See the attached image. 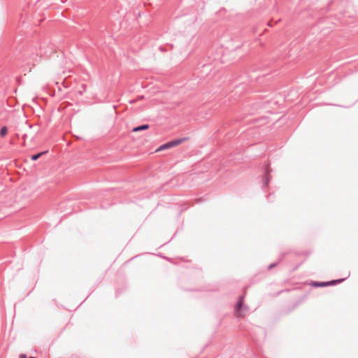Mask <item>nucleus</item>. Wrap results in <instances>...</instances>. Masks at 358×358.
Here are the masks:
<instances>
[{"label":"nucleus","mask_w":358,"mask_h":358,"mask_svg":"<svg viewBox=\"0 0 358 358\" xmlns=\"http://www.w3.org/2000/svg\"><path fill=\"white\" fill-rule=\"evenodd\" d=\"M269 164H266V166H265V171H264V177H263V187H266L268 185V183H269V181L271 180V176H270V172H271V169L269 168Z\"/></svg>","instance_id":"obj_4"},{"label":"nucleus","mask_w":358,"mask_h":358,"mask_svg":"<svg viewBox=\"0 0 358 358\" xmlns=\"http://www.w3.org/2000/svg\"><path fill=\"white\" fill-rule=\"evenodd\" d=\"M7 132H8L7 127L6 126H3L0 129V136L1 137H3V136H5L6 135Z\"/></svg>","instance_id":"obj_7"},{"label":"nucleus","mask_w":358,"mask_h":358,"mask_svg":"<svg viewBox=\"0 0 358 358\" xmlns=\"http://www.w3.org/2000/svg\"><path fill=\"white\" fill-rule=\"evenodd\" d=\"M277 264H278V262H277V263H273V264H271L268 266V269H271L272 268L275 267Z\"/></svg>","instance_id":"obj_8"},{"label":"nucleus","mask_w":358,"mask_h":358,"mask_svg":"<svg viewBox=\"0 0 358 358\" xmlns=\"http://www.w3.org/2000/svg\"><path fill=\"white\" fill-rule=\"evenodd\" d=\"M46 152H48V151L41 152L36 153L35 155H33L31 157V159L33 160V161H36V160L39 159L43 155H44Z\"/></svg>","instance_id":"obj_6"},{"label":"nucleus","mask_w":358,"mask_h":358,"mask_svg":"<svg viewBox=\"0 0 358 358\" xmlns=\"http://www.w3.org/2000/svg\"><path fill=\"white\" fill-rule=\"evenodd\" d=\"M148 128H149V124H141L140 126L134 127L132 129V132H138L141 131L146 130Z\"/></svg>","instance_id":"obj_5"},{"label":"nucleus","mask_w":358,"mask_h":358,"mask_svg":"<svg viewBox=\"0 0 358 358\" xmlns=\"http://www.w3.org/2000/svg\"><path fill=\"white\" fill-rule=\"evenodd\" d=\"M187 139H188V138H178V139H175V140L171 141H169V142H168L166 143H164V144L162 145L157 149V151L164 150H166V149L171 148L172 147H174L176 145H178L180 144L181 143L185 141Z\"/></svg>","instance_id":"obj_1"},{"label":"nucleus","mask_w":358,"mask_h":358,"mask_svg":"<svg viewBox=\"0 0 358 358\" xmlns=\"http://www.w3.org/2000/svg\"><path fill=\"white\" fill-rule=\"evenodd\" d=\"M231 358H232V357H231Z\"/></svg>","instance_id":"obj_10"},{"label":"nucleus","mask_w":358,"mask_h":358,"mask_svg":"<svg viewBox=\"0 0 358 358\" xmlns=\"http://www.w3.org/2000/svg\"><path fill=\"white\" fill-rule=\"evenodd\" d=\"M19 358H27V355L24 354H21Z\"/></svg>","instance_id":"obj_9"},{"label":"nucleus","mask_w":358,"mask_h":358,"mask_svg":"<svg viewBox=\"0 0 358 358\" xmlns=\"http://www.w3.org/2000/svg\"><path fill=\"white\" fill-rule=\"evenodd\" d=\"M244 295L239 297L238 301L236 306V310L239 313V315L245 316V314H242V312H247L249 308L247 306L243 305Z\"/></svg>","instance_id":"obj_2"},{"label":"nucleus","mask_w":358,"mask_h":358,"mask_svg":"<svg viewBox=\"0 0 358 358\" xmlns=\"http://www.w3.org/2000/svg\"><path fill=\"white\" fill-rule=\"evenodd\" d=\"M344 280H345L344 278H341V279H338V280H332L327 281V282H314L313 285L315 287H326V286H329V285H335L336 284H338V283L343 282Z\"/></svg>","instance_id":"obj_3"}]
</instances>
